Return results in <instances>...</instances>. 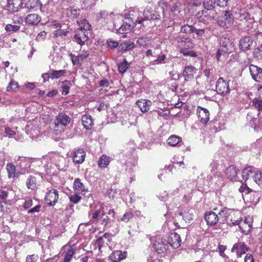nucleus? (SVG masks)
Returning <instances> with one entry per match:
<instances>
[{
  "label": "nucleus",
  "instance_id": "nucleus-1",
  "mask_svg": "<svg viewBox=\"0 0 262 262\" xmlns=\"http://www.w3.org/2000/svg\"><path fill=\"white\" fill-rule=\"evenodd\" d=\"M215 16L216 12L214 10H207L205 9L199 11L196 14L198 21L206 25H208L212 20H215Z\"/></svg>",
  "mask_w": 262,
  "mask_h": 262
},
{
  "label": "nucleus",
  "instance_id": "nucleus-2",
  "mask_svg": "<svg viewBox=\"0 0 262 262\" xmlns=\"http://www.w3.org/2000/svg\"><path fill=\"white\" fill-rule=\"evenodd\" d=\"M234 17L229 11H225L223 16L219 17L217 20V25L224 28H230L233 23Z\"/></svg>",
  "mask_w": 262,
  "mask_h": 262
},
{
  "label": "nucleus",
  "instance_id": "nucleus-3",
  "mask_svg": "<svg viewBox=\"0 0 262 262\" xmlns=\"http://www.w3.org/2000/svg\"><path fill=\"white\" fill-rule=\"evenodd\" d=\"M216 93L223 96L229 94L230 92L228 81H226L223 77H220L215 84Z\"/></svg>",
  "mask_w": 262,
  "mask_h": 262
},
{
  "label": "nucleus",
  "instance_id": "nucleus-4",
  "mask_svg": "<svg viewBox=\"0 0 262 262\" xmlns=\"http://www.w3.org/2000/svg\"><path fill=\"white\" fill-rule=\"evenodd\" d=\"M181 48L180 53L184 56H189L190 57H196V53L190 49L194 47V43L191 39H187L185 42L179 46Z\"/></svg>",
  "mask_w": 262,
  "mask_h": 262
},
{
  "label": "nucleus",
  "instance_id": "nucleus-5",
  "mask_svg": "<svg viewBox=\"0 0 262 262\" xmlns=\"http://www.w3.org/2000/svg\"><path fill=\"white\" fill-rule=\"evenodd\" d=\"M71 121V118L65 113H60L56 116L54 120V124L57 130L58 128L63 129Z\"/></svg>",
  "mask_w": 262,
  "mask_h": 262
},
{
  "label": "nucleus",
  "instance_id": "nucleus-6",
  "mask_svg": "<svg viewBox=\"0 0 262 262\" xmlns=\"http://www.w3.org/2000/svg\"><path fill=\"white\" fill-rule=\"evenodd\" d=\"M58 198V191L56 189H51L46 193L45 201L49 206H54L57 203Z\"/></svg>",
  "mask_w": 262,
  "mask_h": 262
},
{
  "label": "nucleus",
  "instance_id": "nucleus-7",
  "mask_svg": "<svg viewBox=\"0 0 262 262\" xmlns=\"http://www.w3.org/2000/svg\"><path fill=\"white\" fill-rule=\"evenodd\" d=\"M89 32L76 29L74 35L75 41L81 46L84 45L89 39Z\"/></svg>",
  "mask_w": 262,
  "mask_h": 262
},
{
  "label": "nucleus",
  "instance_id": "nucleus-8",
  "mask_svg": "<svg viewBox=\"0 0 262 262\" xmlns=\"http://www.w3.org/2000/svg\"><path fill=\"white\" fill-rule=\"evenodd\" d=\"M196 113L200 121L206 125L209 120L210 113L209 111L203 107L198 106Z\"/></svg>",
  "mask_w": 262,
  "mask_h": 262
},
{
  "label": "nucleus",
  "instance_id": "nucleus-9",
  "mask_svg": "<svg viewBox=\"0 0 262 262\" xmlns=\"http://www.w3.org/2000/svg\"><path fill=\"white\" fill-rule=\"evenodd\" d=\"M22 0H7V9L10 13L18 12L23 8Z\"/></svg>",
  "mask_w": 262,
  "mask_h": 262
},
{
  "label": "nucleus",
  "instance_id": "nucleus-10",
  "mask_svg": "<svg viewBox=\"0 0 262 262\" xmlns=\"http://www.w3.org/2000/svg\"><path fill=\"white\" fill-rule=\"evenodd\" d=\"M249 250V248L244 242H238L233 245L231 252L236 253L238 256L241 257Z\"/></svg>",
  "mask_w": 262,
  "mask_h": 262
},
{
  "label": "nucleus",
  "instance_id": "nucleus-11",
  "mask_svg": "<svg viewBox=\"0 0 262 262\" xmlns=\"http://www.w3.org/2000/svg\"><path fill=\"white\" fill-rule=\"evenodd\" d=\"M253 221L250 216L245 217L244 220H241L239 228L243 233L247 234L252 228Z\"/></svg>",
  "mask_w": 262,
  "mask_h": 262
},
{
  "label": "nucleus",
  "instance_id": "nucleus-12",
  "mask_svg": "<svg viewBox=\"0 0 262 262\" xmlns=\"http://www.w3.org/2000/svg\"><path fill=\"white\" fill-rule=\"evenodd\" d=\"M155 251L159 254L163 253L168 249V243L167 241L159 239L154 245Z\"/></svg>",
  "mask_w": 262,
  "mask_h": 262
},
{
  "label": "nucleus",
  "instance_id": "nucleus-13",
  "mask_svg": "<svg viewBox=\"0 0 262 262\" xmlns=\"http://www.w3.org/2000/svg\"><path fill=\"white\" fill-rule=\"evenodd\" d=\"M168 243L174 249L178 248L181 244V238L176 232L171 233L168 236Z\"/></svg>",
  "mask_w": 262,
  "mask_h": 262
},
{
  "label": "nucleus",
  "instance_id": "nucleus-14",
  "mask_svg": "<svg viewBox=\"0 0 262 262\" xmlns=\"http://www.w3.org/2000/svg\"><path fill=\"white\" fill-rule=\"evenodd\" d=\"M249 70L252 78L257 82L262 81V69L251 64L249 67Z\"/></svg>",
  "mask_w": 262,
  "mask_h": 262
},
{
  "label": "nucleus",
  "instance_id": "nucleus-15",
  "mask_svg": "<svg viewBox=\"0 0 262 262\" xmlns=\"http://www.w3.org/2000/svg\"><path fill=\"white\" fill-rule=\"evenodd\" d=\"M143 15L144 17L141 18L138 17L135 20L136 23L139 24H142L145 20H155L158 19L152 11L149 9H144L143 12Z\"/></svg>",
  "mask_w": 262,
  "mask_h": 262
},
{
  "label": "nucleus",
  "instance_id": "nucleus-16",
  "mask_svg": "<svg viewBox=\"0 0 262 262\" xmlns=\"http://www.w3.org/2000/svg\"><path fill=\"white\" fill-rule=\"evenodd\" d=\"M127 252L116 250L112 252L108 256V260L112 262H119L126 258Z\"/></svg>",
  "mask_w": 262,
  "mask_h": 262
},
{
  "label": "nucleus",
  "instance_id": "nucleus-17",
  "mask_svg": "<svg viewBox=\"0 0 262 262\" xmlns=\"http://www.w3.org/2000/svg\"><path fill=\"white\" fill-rule=\"evenodd\" d=\"M76 249L73 246H67L63 247L62 255L63 256V262H70L76 252Z\"/></svg>",
  "mask_w": 262,
  "mask_h": 262
},
{
  "label": "nucleus",
  "instance_id": "nucleus-18",
  "mask_svg": "<svg viewBox=\"0 0 262 262\" xmlns=\"http://www.w3.org/2000/svg\"><path fill=\"white\" fill-rule=\"evenodd\" d=\"M197 71L198 70L195 67L191 66L185 67L183 72V76L184 77L185 80L188 81L193 79Z\"/></svg>",
  "mask_w": 262,
  "mask_h": 262
},
{
  "label": "nucleus",
  "instance_id": "nucleus-19",
  "mask_svg": "<svg viewBox=\"0 0 262 262\" xmlns=\"http://www.w3.org/2000/svg\"><path fill=\"white\" fill-rule=\"evenodd\" d=\"M205 219L207 224L210 226L216 225L219 220L218 215L212 211L206 212L205 215Z\"/></svg>",
  "mask_w": 262,
  "mask_h": 262
},
{
  "label": "nucleus",
  "instance_id": "nucleus-20",
  "mask_svg": "<svg viewBox=\"0 0 262 262\" xmlns=\"http://www.w3.org/2000/svg\"><path fill=\"white\" fill-rule=\"evenodd\" d=\"M253 40L250 36H245L240 39L239 48L242 51H247L251 49Z\"/></svg>",
  "mask_w": 262,
  "mask_h": 262
},
{
  "label": "nucleus",
  "instance_id": "nucleus-21",
  "mask_svg": "<svg viewBox=\"0 0 262 262\" xmlns=\"http://www.w3.org/2000/svg\"><path fill=\"white\" fill-rule=\"evenodd\" d=\"M18 160L19 161L18 167L22 173H29V170L28 167H30L31 164L29 159L26 157H19Z\"/></svg>",
  "mask_w": 262,
  "mask_h": 262
},
{
  "label": "nucleus",
  "instance_id": "nucleus-22",
  "mask_svg": "<svg viewBox=\"0 0 262 262\" xmlns=\"http://www.w3.org/2000/svg\"><path fill=\"white\" fill-rule=\"evenodd\" d=\"M151 103V101L145 99H141L136 101V104L142 113L147 112L150 109Z\"/></svg>",
  "mask_w": 262,
  "mask_h": 262
},
{
  "label": "nucleus",
  "instance_id": "nucleus-23",
  "mask_svg": "<svg viewBox=\"0 0 262 262\" xmlns=\"http://www.w3.org/2000/svg\"><path fill=\"white\" fill-rule=\"evenodd\" d=\"M85 155L83 149H77L73 152V161L76 164H81L84 161Z\"/></svg>",
  "mask_w": 262,
  "mask_h": 262
},
{
  "label": "nucleus",
  "instance_id": "nucleus-24",
  "mask_svg": "<svg viewBox=\"0 0 262 262\" xmlns=\"http://www.w3.org/2000/svg\"><path fill=\"white\" fill-rule=\"evenodd\" d=\"M6 169L9 179H15L17 177L18 172L17 171L16 167L12 163H8L6 166Z\"/></svg>",
  "mask_w": 262,
  "mask_h": 262
},
{
  "label": "nucleus",
  "instance_id": "nucleus-25",
  "mask_svg": "<svg viewBox=\"0 0 262 262\" xmlns=\"http://www.w3.org/2000/svg\"><path fill=\"white\" fill-rule=\"evenodd\" d=\"M111 161V157L105 154L100 157L97 161V165L99 168L104 169L108 167Z\"/></svg>",
  "mask_w": 262,
  "mask_h": 262
},
{
  "label": "nucleus",
  "instance_id": "nucleus-26",
  "mask_svg": "<svg viewBox=\"0 0 262 262\" xmlns=\"http://www.w3.org/2000/svg\"><path fill=\"white\" fill-rule=\"evenodd\" d=\"M41 20L40 16L36 13L28 14L25 18V21L28 25H36Z\"/></svg>",
  "mask_w": 262,
  "mask_h": 262
},
{
  "label": "nucleus",
  "instance_id": "nucleus-27",
  "mask_svg": "<svg viewBox=\"0 0 262 262\" xmlns=\"http://www.w3.org/2000/svg\"><path fill=\"white\" fill-rule=\"evenodd\" d=\"M73 188L75 192L78 194H84L86 189L80 179H76L73 183Z\"/></svg>",
  "mask_w": 262,
  "mask_h": 262
},
{
  "label": "nucleus",
  "instance_id": "nucleus-28",
  "mask_svg": "<svg viewBox=\"0 0 262 262\" xmlns=\"http://www.w3.org/2000/svg\"><path fill=\"white\" fill-rule=\"evenodd\" d=\"M239 170L233 165H230L226 170V177L230 180H233L237 177Z\"/></svg>",
  "mask_w": 262,
  "mask_h": 262
},
{
  "label": "nucleus",
  "instance_id": "nucleus-29",
  "mask_svg": "<svg viewBox=\"0 0 262 262\" xmlns=\"http://www.w3.org/2000/svg\"><path fill=\"white\" fill-rule=\"evenodd\" d=\"M83 127L87 130L91 129L93 125L92 117L89 115H84L81 119Z\"/></svg>",
  "mask_w": 262,
  "mask_h": 262
},
{
  "label": "nucleus",
  "instance_id": "nucleus-30",
  "mask_svg": "<svg viewBox=\"0 0 262 262\" xmlns=\"http://www.w3.org/2000/svg\"><path fill=\"white\" fill-rule=\"evenodd\" d=\"M77 23L79 28L77 30H82L83 31L89 32L92 28L91 25L85 19H82L80 20H77Z\"/></svg>",
  "mask_w": 262,
  "mask_h": 262
},
{
  "label": "nucleus",
  "instance_id": "nucleus-31",
  "mask_svg": "<svg viewBox=\"0 0 262 262\" xmlns=\"http://www.w3.org/2000/svg\"><path fill=\"white\" fill-rule=\"evenodd\" d=\"M28 189L35 190L37 188V179L34 176H29L26 181Z\"/></svg>",
  "mask_w": 262,
  "mask_h": 262
},
{
  "label": "nucleus",
  "instance_id": "nucleus-32",
  "mask_svg": "<svg viewBox=\"0 0 262 262\" xmlns=\"http://www.w3.org/2000/svg\"><path fill=\"white\" fill-rule=\"evenodd\" d=\"M67 10L68 11V15L73 18H77L80 16V9L74 6L68 8Z\"/></svg>",
  "mask_w": 262,
  "mask_h": 262
},
{
  "label": "nucleus",
  "instance_id": "nucleus-33",
  "mask_svg": "<svg viewBox=\"0 0 262 262\" xmlns=\"http://www.w3.org/2000/svg\"><path fill=\"white\" fill-rule=\"evenodd\" d=\"M167 141L170 146H175L182 142V139L179 136L173 135L170 136Z\"/></svg>",
  "mask_w": 262,
  "mask_h": 262
},
{
  "label": "nucleus",
  "instance_id": "nucleus-34",
  "mask_svg": "<svg viewBox=\"0 0 262 262\" xmlns=\"http://www.w3.org/2000/svg\"><path fill=\"white\" fill-rule=\"evenodd\" d=\"M135 45L133 42L125 41L122 43L119 46V48L120 51H126L127 50H131L134 49Z\"/></svg>",
  "mask_w": 262,
  "mask_h": 262
},
{
  "label": "nucleus",
  "instance_id": "nucleus-35",
  "mask_svg": "<svg viewBox=\"0 0 262 262\" xmlns=\"http://www.w3.org/2000/svg\"><path fill=\"white\" fill-rule=\"evenodd\" d=\"M51 79H58L63 76L66 73V70H51L50 71Z\"/></svg>",
  "mask_w": 262,
  "mask_h": 262
},
{
  "label": "nucleus",
  "instance_id": "nucleus-36",
  "mask_svg": "<svg viewBox=\"0 0 262 262\" xmlns=\"http://www.w3.org/2000/svg\"><path fill=\"white\" fill-rule=\"evenodd\" d=\"M180 215H182L183 220L187 223L189 222L192 220L194 217V214L193 211L191 210L185 211L183 212H180L179 213Z\"/></svg>",
  "mask_w": 262,
  "mask_h": 262
},
{
  "label": "nucleus",
  "instance_id": "nucleus-37",
  "mask_svg": "<svg viewBox=\"0 0 262 262\" xmlns=\"http://www.w3.org/2000/svg\"><path fill=\"white\" fill-rule=\"evenodd\" d=\"M254 173V168L252 166H248L244 169L242 171V177L244 180L246 181Z\"/></svg>",
  "mask_w": 262,
  "mask_h": 262
},
{
  "label": "nucleus",
  "instance_id": "nucleus-38",
  "mask_svg": "<svg viewBox=\"0 0 262 262\" xmlns=\"http://www.w3.org/2000/svg\"><path fill=\"white\" fill-rule=\"evenodd\" d=\"M130 64L128 63L126 59H124L123 61L118 66V71L119 73L123 74L129 68Z\"/></svg>",
  "mask_w": 262,
  "mask_h": 262
},
{
  "label": "nucleus",
  "instance_id": "nucleus-39",
  "mask_svg": "<svg viewBox=\"0 0 262 262\" xmlns=\"http://www.w3.org/2000/svg\"><path fill=\"white\" fill-rule=\"evenodd\" d=\"M72 85V83L70 81L66 80L62 82V94L65 95H68L70 92V89Z\"/></svg>",
  "mask_w": 262,
  "mask_h": 262
},
{
  "label": "nucleus",
  "instance_id": "nucleus-40",
  "mask_svg": "<svg viewBox=\"0 0 262 262\" xmlns=\"http://www.w3.org/2000/svg\"><path fill=\"white\" fill-rule=\"evenodd\" d=\"M18 88V83L15 80L11 79L7 87V92H16Z\"/></svg>",
  "mask_w": 262,
  "mask_h": 262
},
{
  "label": "nucleus",
  "instance_id": "nucleus-41",
  "mask_svg": "<svg viewBox=\"0 0 262 262\" xmlns=\"http://www.w3.org/2000/svg\"><path fill=\"white\" fill-rule=\"evenodd\" d=\"M194 27L192 25H186L181 27V32L186 34H191L193 33Z\"/></svg>",
  "mask_w": 262,
  "mask_h": 262
},
{
  "label": "nucleus",
  "instance_id": "nucleus-42",
  "mask_svg": "<svg viewBox=\"0 0 262 262\" xmlns=\"http://www.w3.org/2000/svg\"><path fill=\"white\" fill-rule=\"evenodd\" d=\"M216 0H205L204 3V6L205 9L214 10Z\"/></svg>",
  "mask_w": 262,
  "mask_h": 262
},
{
  "label": "nucleus",
  "instance_id": "nucleus-43",
  "mask_svg": "<svg viewBox=\"0 0 262 262\" xmlns=\"http://www.w3.org/2000/svg\"><path fill=\"white\" fill-rule=\"evenodd\" d=\"M20 28V25H12L11 24H7L5 27V30L7 32H16Z\"/></svg>",
  "mask_w": 262,
  "mask_h": 262
},
{
  "label": "nucleus",
  "instance_id": "nucleus-44",
  "mask_svg": "<svg viewBox=\"0 0 262 262\" xmlns=\"http://www.w3.org/2000/svg\"><path fill=\"white\" fill-rule=\"evenodd\" d=\"M131 29V25L130 24H123L119 29L118 32L120 34H126L129 32Z\"/></svg>",
  "mask_w": 262,
  "mask_h": 262
},
{
  "label": "nucleus",
  "instance_id": "nucleus-45",
  "mask_svg": "<svg viewBox=\"0 0 262 262\" xmlns=\"http://www.w3.org/2000/svg\"><path fill=\"white\" fill-rule=\"evenodd\" d=\"M254 181L261 188H262V172L260 171L256 172L255 173Z\"/></svg>",
  "mask_w": 262,
  "mask_h": 262
},
{
  "label": "nucleus",
  "instance_id": "nucleus-46",
  "mask_svg": "<svg viewBox=\"0 0 262 262\" xmlns=\"http://www.w3.org/2000/svg\"><path fill=\"white\" fill-rule=\"evenodd\" d=\"M252 105L256 108L258 112H261L262 111V100L254 99L252 101Z\"/></svg>",
  "mask_w": 262,
  "mask_h": 262
},
{
  "label": "nucleus",
  "instance_id": "nucleus-47",
  "mask_svg": "<svg viewBox=\"0 0 262 262\" xmlns=\"http://www.w3.org/2000/svg\"><path fill=\"white\" fill-rule=\"evenodd\" d=\"M133 217H134V215L132 212H126L123 215L122 218L121 219V221L125 223H127L130 220L133 219Z\"/></svg>",
  "mask_w": 262,
  "mask_h": 262
},
{
  "label": "nucleus",
  "instance_id": "nucleus-48",
  "mask_svg": "<svg viewBox=\"0 0 262 262\" xmlns=\"http://www.w3.org/2000/svg\"><path fill=\"white\" fill-rule=\"evenodd\" d=\"M69 31L67 30H62L59 29L57 30H56L54 32V35L56 37H61L62 36H66L69 34Z\"/></svg>",
  "mask_w": 262,
  "mask_h": 262
},
{
  "label": "nucleus",
  "instance_id": "nucleus-49",
  "mask_svg": "<svg viewBox=\"0 0 262 262\" xmlns=\"http://www.w3.org/2000/svg\"><path fill=\"white\" fill-rule=\"evenodd\" d=\"M78 194V193H76L71 195L69 197L70 201L74 204L78 203L81 201L82 198L81 196H79Z\"/></svg>",
  "mask_w": 262,
  "mask_h": 262
},
{
  "label": "nucleus",
  "instance_id": "nucleus-50",
  "mask_svg": "<svg viewBox=\"0 0 262 262\" xmlns=\"http://www.w3.org/2000/svg\"><path fill=\"white\" fill-rule=\"evenodd\" d=\"M101 213L102 215L104 214V212L103 211V207L102 205H101L99 209L97 210L93 214V218L95 220H97L98 217L100 215Z\"/></svg>",
  "mask_w": 262,
  "mask_h": 262
},
{
  "label": "nucleus",
  "instance_id": "nucleus-51",
  "mask_svg": "<svg viewBox=\"0 0 262 262\" xmlns=\"http://www.w3.org/2000/svg\"><path fill=\"white\" fill-rule=\"evenodd\" d=\"M39 256L37 254H33L28 255L26 257V262H36L38 260Z\"/></svg>",
  "mask_w": 262,
  "mask_h": 262
},
{
  "label": "nucleus",
  "instance_id": "nucleus-52",
  "mask_svg": "<svg viewBox=\"0 0 262 262\" xmlns=\"http://www.w3.org/2000/svg\"><path fill=\"white\" fill-rule=\"evenodd\" d=\"M33 205V200L31 198H26L23 203V207L25 210L29 209Z\"/></svg>",
  "mask_w": 262,
  "mask_h": 262
},
{
  "label": "nucleus",
  "instance_id": "nucleus-53",
  "mask_svg": "<svg viewBox=\"0 0 262 262\" xmlns=\"http://www.w3.org/2000/svg\"><path fill=\"white\" fill-rule=\"evenodd\" d=\"M104 244V241L103 240V237H99L98 238L96 242V245L98 247V250L100 252H101V248L103 247Z\"/></svg>",
  "mask_w": 262,
  "mask_h": 262
},
{
  "label": "nucleus",
  "instance_id": "nucleus-54",
  "mask_svg": "<svg viewBox=\"0 0 262 262\" xmlns=\"http://www.w3.org/2000/svg\"><path fill=\"white\" fill-rule=\"evenodd\" d=\"M239 191L241 192H245L248 193L252 191V190L249 188L246 183H243L239 188Z\"/></svg>",
  "mask_w": 262,
  "mask_h": 262
},
{
  "label": "nucleus",
  "instance_id": "nucleus-55",
  "mask_svg": "<svg viewBox=\"0 0 262 262\" xmlns=\"http://www.w3.org/2000/svg\"><path fill=\"white\" fill-rule=\"evenodd\" d=\"M47 33L45 31L40 32L36 38V40L38 42L43 41L46 37Z\"/></svg>",
  "mask_w": 262,
  "mask_h": 262
},
{
  "label": "nucleus",
  "instance_id": "nucleus-56",
  "mask_svg": "<svg viewBox=\"0 0 262 262\" xmlns=\"http://www.w3.org/2000/svg\"><path fill=\"white\" fill-rule=\"evenodd\" d=\"M41 206L40 204L36 205L35 207L31 208L28 211L29 214L34 213L35 212H39L41 210Z\"/></svg>",
  "mask_w": 262,
  "mask_h": 262
},
{
  "label": "nucleus",
  "instance_id": "nucleus-57",
  "mask_svg": "<svg viewBox=\"0 0 262 262\" xmlns=\"http://www.w3.org/2000/svg\"><path fill=\"white\" fill-rule=\"evenodd\" d=\"M70 56L72 58V63L75 65L76 64H80L81 61H82V60L79 58L78 56H75L72 54H70Z\"/></svg>",
  "mask_w": 262,
  "mask_h": 262
},
{
  "label": "nucleus",
  "instance_id": "nucleus-58",
  "mask_svg": "<svg viewBox=\"0 0 262 262\" xmlns=\"http://www.w3.org/2000/svg\"><path fill=\"white\" fill-rule=\"evenodd\" d=\"M253 56L254 57L259 59L262 58V51L259 48L255 49L253 52Z\"/></svg>",
  "mask_w": 262,
  "mask_h": 262
},
{
  "label": "nucleus",
  "instance_id": "nucleus-59",
  "mask_svg": "<svg viewBox=\"0 0 262 262\" xmlns=\"http://www.w3.org/2000/svg\"><path fill=\"white\" fill-rule=\"evenodd\" d=\"M89 55V53L88 51L83 50L81 52L80 54H79L78 56L80 58V59L83 61L85 58L88 57Z\"/></svg>",
  "mask_w": 262,
  "mask_h": 262
},
{
  "label": "nucleus",
  "instance_id": "nucleus-60",
  "mask_svg": "<svg viewBox=\"0 0 262 262\" xmlns=\"http://www.w3.org/2000/svg\"><path fill=\"white\" fill-rule=\"evenodd\" d=\"M229 42V38H227L226 37L221 38L220 39V45L222 47L224 48H226L227 46V43Z\"/></svg>",
  "mask_w": 262,
  "mask_h": 262
},
{
  "label": "nucleus",
  "instance_id": "nucleus-61",
  "mask_svg": "<svg viewBox=\"0 0 262 262\" xmlns=\"http://www.w3.org/2000/svg\"><path fill=\"white\" fill-rule=\"evenodd\" d=\"M218 249L220 255L221 256L224 257L225 256L224 252L226 249V247L224 245H220L218 246Z\"/></svg>",
  "mask_w": 262,
  "mask_h": 262
},
{
  "label": "nucleus",
  "instance_id": "nucleus-62",
  "mask_svg": "<svg viewBox=\"0 0 262 262\" xmlns=\"http://www.w3.org/2000/svg\"><path fill=\"white\" fill-rule=\"evenodd\" d=\"M217 5L220 7H224L227 5L228 0H216Z\"/></svg>",
  "mask_w": 262,
  "mask_h": 262
},
{
  "label": "nucleus",
  "instance_id": "nucleus-63",
  "mask_svg": "<svg viewBox=\"0 0 262 262\" xmlns=\"http://www.w3.org/2000/svg\"><path fill=\"white\" fill-rule=\"evenodd\" d=\"M244 262H255L253 255L251 254H247L245 257Z\"/></svg>",
  "mask_w": 262,
  "mask_h": 262
},
{
  "label": "nucleus",
  "instance_id": "nucleus-64",
  "mask_svg": "<svg viewBox=\"0 0 262 262\" xmlns=\"http://www.w3.org/2000/svg\"><path fill=\"white\" fill-rule=\"evenodd\" d=\"M99 84L101 87H108L110 83L108 80L103 79L99 81Z\"/></svg>",
  "mask_w": 262,
  "mask_h": 262
}]
</instances>
